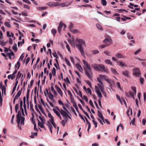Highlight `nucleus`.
<instances>
[{"label": "nucleus", "mask_w": 146, "mask_h": 146, "mask_svg": "<svg viewBox=\"0 0 146 146\" xmlns=\"http://www.w3.org/2000/svg\"><path fill=\"white\" fill-rule=\"evenodd\" d=\"M116 84L117 85V88L121 89V85L120 83L119 82H117Z\"/></svg>", "instance_id": "nucleus-61"}, {"label": "nucleus", "mask_w": 146, "mask_h": 146, "mask_svg": "<svg viewBox=\"0 0 146 146\" xmlns=\"http://www.w3.org/2000/svg\"><path fill=\"white\" fill-rule=\"evenodd\" d=\"M97 27L99 29L102 31L103 30V28L102 27L101 25L99 23H97L96 24Z\"/></svg>", "instance_id": "nucleus-23"}, {"label": "nucleus", "mask_w": 146, "mask_h": 146, "mask_svg": "<svg viewBox=\"0 0 146 146\" xmlns=\"http://www.w3.org/2000/svg\"><path fill=\"white\" fill-rule=\"evenodd\" d=\"M115 56L116 57L118 58H125L123 55L119 53H117Z\"/></svg>", "instance_id": "nucleus-11"}, {"label": "nucleus", "mask_w": 146, "mask_h": 146, "mask_svg": "<svg viewBox=\"0 0 146 146\" xmlns=\"http://www.w3.org/2000/svg\"><path fill=\"white\" fill-rule=\"evenodd\" d=\"M98 86L101 89V91L102 92L103 94H104V91L103 90L104 88V86L103 83L102 84H98Z\"/></svg>", "instance_id": "nucleus-12"}, {"label": "nucleus", "mask_w": 146, "mask_h": 146, "mask_svg": "<svg viewBox=\"0 0 146 146\" xmlns=\"http://www.w3.org/2000/svg\"><path fill=\"white\" fill-rule=\"evenodd\" d=\"M116 97L117 99L119 101L120 103L121 104H122V100L120 99L119 96L118 95H116Z\"/></svg>", "instance_id": "nucleus-53"}, {"label": "nucleus", "mask_w": 146, "mask_h": 146, "mask_svg": "<svg viewBox=\"0 0 146 146\" xmlns=\"http://www.w3.org/2000/svg\"><path fill=\"white\" fill-rule=\"evenodd\" d=\"M47 8V7H37V9L38 10L42 11L44 10H46Z\"/></svg>", "instance_id": "nucleus-18"}, {"label": "nucleus", "mask_w": 146, "mask_h": 146, "mask_svg": "<svg viewBox=\"0 0 146 146\" xmlns=\"http://www.w3.org/2000/svg\"><path fill=\"white\" fill-rule=\"evenodd\" d=\"M104 53L106 55L110 56L111 55V54L110 52L108 51H105L104 52Z\"/></svg>", "instance_id": "nucleus-44"}, {"label": "nucleus", "mask_w": 146, "mask_h": 146, "mask_svg": "<svg viewBox=\"0 0 146 146\" xmlns=\"http://www.w3.org/2000/svg\"><path fill=\"white\" fill-rule=\"evenodd\" d=\"M22 89V88L21 89V90H19L18 91V92L17 93V94L16 95V96L15 97V98H17V99L21 95V94Z\"/></svg>", "instance_id": "nucleus-15"}, {"label": "nucleus", "mask_w": 146, "mask_h": 146, "mask_svg": "<svg viewBox=\"0 0 146 146\" xmlns=\"http://www.w3.org/2000/svg\"><path fill=\"white\" fill-rule=\"evenodd\" d=\"M48 116L49 118L51 119H49L50 121L52 120H54V117L50 113H48Z\"/></svg>", "instance_id": "nucleus-27"}, {"label": "nucleus", "mask_w": 146, "mask_h": 146, "mask_svg": "<svg viewBox=\"0 0 146 146\" xmlns=\"http://www.w3.org/2000/svg\"><path fill=\"white\" fill-rule=\"evenodd\" d=\"M65 62L69 66H70L71 65V64L69 62V60L68 59H66V58L65 59Z\"/></svg>", "instance_id": "nucleus-34"}, {"label": "nucleus", "mask_w": 146, "mask_h": 146, "mask_svg": "<svg viewBox=\"0 0 146 146\" xmlns=\"http://www.w3.org/2000/svg\"><path fill=\"white\" fill-rule=\"evenodd\" d=\"M23 7L24 8H26L28 9H30V7L29 6L27 5H24Z\"/></svg>", "instance_id": "nucleus-55"}, {"label": "nucleus", "mask_w": 146, "mask_h": 146, "mask_svg": "<svg viewBox=\"0 0 146 146\" xmlns=\"http://www.w3.org/2000/svg\"><path fill=\"white\" fill-rule=\"evenodd\" d=\"M20 65V64L19 61H18L15 65V67L16 68L18 66L17 69H19Z\"/></svg>", "instance_id": "nucleus-39"}, {"label": "nucleus", "mask_w": 146, "mask_h": 146, "mask_svg": "<svg viewBox=\"0 0 146 146\" xmlns=\"http://www.w3.org/2000/svg\"><path fill=\"white\" fill-rule=\"evenodd\" d=\"M105 63H106V64H109L111 65H113L112 62L110 60H108V59L106 60H105Z\"/></svg>", "instance_id": "nucleus-24"}, {"label": "nucleus", "mask_w": 146, "mask_h": 146, "mask_svg": "<svg viewBox=\"0 0 146 146\" xmlns=\"http://www.w3.org/2000/svg\"><path fill=\"white\" fill-rule=\"evenodd\" d=\"M76 41L79 44H76L77 47L80 51L82 55L84 56L85 54L83 48L82 46H83V44L85 46L84 41L81 39L78 38L76 39Z\"/></svg>", "instance_id": "nucleus-2"}, {"label": "nucleus", "mask_w": 146, "mask_h": 146, "mask_svg": "<svg viewBox=\"0 0 146 146\" xmlns=\"http://www.w3.org/2000/svg\"><path fill=\"white\" fill-rule=\"evenodd\" d=\"M122 74L124 76L127 77H129V72L128 70H126L122 72Z\"/></svg>", "instance_id": "nucleus-16"}, {"label": "nucleus", "mask_w": 146, "mask_h": 146, "mask_svg": "<svg viewBox=\"0 0 146 146\" xmlns=\"http://www.w3.org/2000/svg\"><path fill=\"white\" fill-rule=\"evenodd\" d=\"M117 64L120 66L122 67H123L124 66H126L127 65L125 64L123 62L121 61H118L117 62Z\"/></svg>", "instance_id": "nucleus-13"}, {"label": "nucleus", "mask_w": 146, "mask_h": 146, "mask_svg": "<svg viewBox=\"0 0 146 146\" xmlns=\"http://www.w3.org/2000/svg\"><path fill=\"white\" fill-rule=\"evenodd\" d=\"M48 126V128L52 127V126L51 125V124L48 121L47 123L46 124Z\"/></svg>", "instance_id": "nucleus-59"}, {"label": "nucleus", "mask_w": 146, "mask_h": 146, "mask_svg": "<svg viewBox=\"0 0 146 146\" xmlns=\"http://www.w3.org/2000/svg\"><path fill=\"white\" fill-rule=\"evenodd\" d=\"M12 48L14 50L15 52H16L17 50V44H14Z\"/></svg>", "instance_id": "nucleus-33"}, {"label": "nucleus", "mask_w": 146, "mask_h": 146, "mask_svg": "<svg viewBox=\"0 0 146 146\" xmlns=\"http://www.w3.org/2000/svg\"><path fill=\"white\" fill-rule=\"evenodd\" d=\"M7 43V42H2L1 43V45L2 46H5Z\"/></svg>", "instance_id": "nucleus-62"}, {"label": "nucleus", "mask_w": 146, "mask_h": 146, "mask_svg": "<svg viewBox=\"0 0 146 146\" xmlns=\"http://www.w3.org/2000/svg\"><path fill=\"white\" fill-rule=\"evenodd\" d=\"M85 82L90 86V88L92 87V84L90 81L85 80Z\"/></svg>", "instance_id": "nucleus-43"}, {"label": "nucleus", "mask_w": 146, "mask_h": 146, "mask_svg": "<svg viewBox=\"0 0 146 146\" xmlns=\"http://www.w3.org/2000/svg\"><path fill=\"white\" fill-rule=\"evenodd\" d=\"M133 75L137 77H139L141 75L140 71L139 68L135 67L133 70Z\"/></svg>", "instance_id": "nucleus-4"}, {"label": "nucleus", "mask_w": 146, "mask_h": 146, "mask_svg": "<svg viewBox=\"0 0 146 146\" xmlns=\"http://www.w3.org/2000/svg\"><path fill=\"white\" fill-rule=\"evenodd\" d=\"M111 69L112 73H113L114 74L116 75L117 74V72L116 71L115 69L112 68H111Z\"/></svg>", "instance_id": "nucleus-38"}, {"label": "nucleus", "mask_w": 146, "mask_h": 146, "mask_svg": "<svg viewBox=\"0 0 146 146\" xmlns=\"http://www.w3.org/2000/svg\"><path fill=\"white\" fill-rule=\"evenodd\" d=\"M76 66L78 69L81 72H82L83 69L81 65L78 63L76 64Z\"/></svg>", "instance_id": "nucleus-9"}, {"label": "nucleus", "mask_w": 146, "mask_h": 146, "mask_svg": "<svg viewBox=\"0 0 146 146\" xmlns=\"http://www.w3.org/2000/svg\"><path fill=\"white\" fill-rule=\"evenodd\" d=\"M108 82L110 83L111 85H113L114 83L113 81L111 79L107 78L106 80Z\"/></svg>", "instance_id": "nucleus-19"}, {"label": "nucleus", "mask_w": 146, "mask_h": 146, "mask_svg": "<svg viewBox=\"0 0 146 146\" xmlns=\"http://www.w3.org/2000/svg\"><path fill=\"white\" fill-rule=\"evenodd\" d=\"M38 117L42 122H44L45 121V120L41 116H39Z\"/></svg>", "instance_id": "nucleus-49"}, {"label": "nucleus", "mask_w": 146, "mask_h": 146, "mask_svg": "<svg viewBox=\"0 0 146 146\" xmlns=\"http://www.w3.org/2000/svg\"><path fill=\"white\" fill-rule=\"evenodd\" d=\"M52 55L54 57H56V58H58V56L57 55L56 53V52H54V53H52Z\"/></svg>", "instance_id": "nucleus-57"}, {"label": "nucleus", "mask_w": 146, "mask_h": 146, "mask_svg": "<svg viewBox=\"0 0 146 146\" xmlns=\"http://www.w3.org/2000/svg\"><path fill=\"white\" fill-rule=\"evenodd\" d=\"M4 24L5 26L8 28H10L11 27V25L9 22H5L4 23Z\"/></svg>", "instance_id": "nucleus-36"}, {"label": "nucleus", "mask_w": 146, "mask_h": 146, "mask_svg": "<svg viewBox=\"0 0 146 146\" xmlns=\"http://www.w3.org/2000/svg\"><path fill=\"white\" fill-rule=\"evenodd\" d=\"M83 98L84 100H85V101H86V102H88V98L86 97V96L85 95H84L83 96Z\"/></svg>", "instance_id": "nucleus-63"}, {"label": "nucleus", "mask_w": 146, "mask_h": 146, "mask_svg": "<svg viewBox=\"0 0 146 146\" xmlns=\"http://www.w3.org/2000/svg\"><path fill=\"white\" fill-rule=\"evenodd\" d=\"M54 96H49L48 97L49 98V99L53 102H55V100L53 98Z\"/></svg>", "instance_id": "nucleus-46"}, {"label": "nucleus", "mask_w": 146, "mask_h": 146, "mask_svg": "<svg viewBox=\"0 0 146 146\" xmlns=\"http://www.w3.org/2000/svg\"><path fill=\"white\" fill-rule=\"evenodd\" d=\"M98 116L100 118H101L102 119V120L104 122V118L102 113L100 112L99 111H98Z\"/></svg>", "instance_id": "nucleus-14"}, {"label": "nucleus", "mask_w": 146, "mask_h": 146, "mask_svg": "<svg viewBox=\"0 0 146 146\" xmlns=\"http://www.w3.org/2000/svg\"><path fill=\"white\" fill-rule=\"evenodd\" d=\"M59 3L58 2H55L53 3V6L55 7L57 6H59Z\"/></svg>", "instance_id": "nucleus-60"}, {"label": "nucleus", "mask_w": 146, "mask_h": 146, "mask_svg": "<svg viewBox=\"0 0 146 146\" xmlns=\"http://www.w3.org/2000/svg\"><path fill=\"white\" fill-rule=\"evenodd\" d=\"M53 111H54V113L57 116L60 114V113L58 112L55 109L53 108Z\"/></svg>", "instance_id": "nucleus-45"}, {"label": "nucleus", "mask_w": 146, "mask_h": 146, "mask_svg": "<svg viewBox=\"0 0 146 146\" xmlns=\"http://www.w3.org/2000/svg\"><path fill=\"white\" fill-rule=\"evenodd\" d=\"M1 90H2V94H3V92H4V94H5V93H6V87H5V86L4 85H3V86L1 88Z\"/></svg>", "instance_id": "nucleus-26"}, {"label": "nucleus", "mask_w": 146, "mask_h": 146, "mask_svg": "<svg viewBox=\"0 0 146 146\" xmlns=\"http://www.w3.org/2000/svg\"><path fill=\"white\" fill-rule=\"evenodd\" d=\"M101 3L103 5H106L107 2L106 0H102L101 1Z\"/></svg>", "instance_id": "nucleus-37"}, {"label": "nucleus", "mask_w": 146, "mask_h": 146, "mask_svg": "<svg viewBox=\"0 0 146 146\" xmlns=\"http://www.w3.org/2000/svg\"><path fill=\"white\" fill-rule=\"evenodd\" d=\"M112 40L110 38H106L103 41V43L106 44V45H109L112 43Z\"/></svg>", "instance_id": "nucleus-7"}, {"label": "nucleus", "mask_w": 146, "mask_h": 146, "mask_svg": "<svg viewBox=\"0 0 146 146\" xmlns=\"http://www.w3.org/2000/svg\"><path fill=\"white\" fill-rule=\"evenodd\" d=\"M37 119L38 121V125L40 126L41 128L42 127H44V125L42 123L43 122H40L38 119Z\"/></svg>", "instance_id": "nucleus-20"}, {"label": "nucleus", "mask_w": 146, "mask_h": 146, "mask_svg": "<svg viewBox=\"0 0 146 146\" xmlns=\"http://www.w3.org/2000/svg\"><path fill=\"white\" fill-rule=\"evenodd\" d=\"M55 88L58 92L60 94L61 96H62L63 93L60 88L56 85H55Z\"/></svg>", "instance_id": "nucleus-8"}, {"label": "nucleus", "mask_w": 146, "mask_h": 146, "mask_svg": "<svg viewBox=\"0 0 146 146\" xmlns=\"http://www.w3.org/2000/svg\"><path fill=\"white\" fill-rule=\"evenodd\" d=\"M143 100L144 101H145L146 100V93L144 92L143 94Z\"/></svg>", "instance_id": "nucleus-64"}, {"label": "nucleus", "mask_w": 146, "mask_h": 146, "mask_svg": "<svg viewBox=\"0 0 146 146\" xmlns=\"http://www.w3.org/2000/svg\"><path fill=\"white\" fill-rule=\"evenodd\" d=\"M131 89L134 92L135 94H136V88L134 86H132L131 87Z\"/></svg>", "instance_id": "nucleus-48"}, {"label": "nucleus", "mask_w": 146, "mask_h": 146, "mask_svg": "<svg viewBox=\"0 0 146 146\" xmlns=\"http://www.w3.org/2000/svg\"><path fill=\"white\" fill-rule=\"evenodd\" d=\"M92 122L94 124V125H95V127H96L97 125V122L95 121L93 119L92 121Z\"/></svg>", "instance_id": "nucleus-50"}, {"label": "nucleus", "mask_w": 146, "mask_h": 146, "mask_svg": "<svg viewBox=\"0 0 146 146\" xmlns=\"http://www.w3.org/2000/svg\"><path fill=\"white\" fill-rule=\"evenodd\" d=\"M21 76V73H20V71H19L18 72L17 76L16 79L17 80L18 79H19L20 78Z\"/></svg>", "instance_id": "nucleus-31"}, {"label": "nucleus", "mask_w": 146, "mask_h": 146, "mask_svg": "<svg viewBox=\"0 0 146 146\" xmlns=\"http://www.w3.org/2000/svg\"><path fill=\"white\" fill-rule=\"evenodd\" d=\"M14 52L11 51L10 53H8L7 54V56L8 55L9 56V58L10 59H11V56H14Z\"/></svg>", "instance_id": "nucleus-22"}, {"label": "nucleus", "mask_w": 146, "mask_h": 146, "mask_svg": "<svg viewBox=\"0 0 146 146\" xmlns=\"http://www.w3.org/2000/svg\"><path fill=\"white\" fill-rule=\"evenodd\" d=\"M47 4L50 7L53 6V3L52 2H50L47 3Z\"/></svg>", "instance_id": "nucleus-58"}, {"label": "nucleus", "mask_w": 146, "mask_h": 146, "mask_svg": "<svg viewBox=\"0 0 146 146\" xmlns=\"http://www.w3.org/2000/svg\"><path fill=\"white\" fill-rule=\"evenodd\" d=\"M60 113L62 116H63L65 117L66 116V115L67 114V113L62 109H61V111H60Z\"/></svg>", "instance_id": "nucleus-17"}, {"label": "nucleus", "mask_w": 146, "mask_h": 146, "mask_svg": "<svg viewBox=\"0 0 146 146\" xmlns=\"http://www.w3.org/2000/svg\"><path fill=\"white\" fill-rule=\"evenodd\" d=\"M26 98H27V103L28 104V107H29V94H27V95H26Z\"/></svg>", "instance_id": "nucleus-35"}, {"label": "nucleus", "mask_w": 146, "mask_h": 146, "mask_svg": "<svg viewBox=\"0 0 146 146\" xmlns=\"http://www.w3.org/2000/svg\"><path fill=\"white\" fill-rule=\"evenodd\" d=\"M50 121L51 122V124L55 128H56V124L54 122V120H52V121Z\"/></svg>", "instance_id": "nucleus-51"}, {"label": "nucleus", "mask_w": 146, "mask_h": 146, "mask_svg": "<svg viewBox=\"0 0 146 146\" xmlns=\"http://www.w3.org/2000/svg\"><path fill=\"white\" fill-rule=\"evenodd\" d=\"M23 102L22 100H21L20 102V108L21 111L22 110H24V109L23 108H22V106H23Z\"/></svg>", "instance_id": "nucleus-32"}, {"label": "nucleus", "mask_w": 146, "mask_h": 146, "mask_svg": "<svg viewBox=\"0 0 146 146\" xmlns=\"http://www.w3.org/2000/svg\"><path fill=\"white\" fill-rule=\"evenodd\" d=\"M19 104H17L15 106V110L16 113L17 112L18 108H19Z\"/></svg>", "instance_id": "nucleus-40"}, {"label": "nucleus", "mask_w": 146, "mask_h": 146, "mask_svg": "<svg viewBox=\"0 0 146 146\" xmlns=\"http://www.w3.org/2000/svg\"><path fill=\"white\" fill-rule=\"evenodd\" d=\"M99 52V51L97 50H92L91 51V53L93 55L98 54Z\"/></svg>", "instance_id": "nucleus-25"}, {"label": "nucleus", "mask_w": 146, "mask_h": 146, "mask_svg": "<svg viewBox=\"0 0 146 146\" xmlns=\"http://www.w3.org/2000/svg\"><path fill=\"white\" fill-rule=\"evenodd\" d=\"M66 47L68 51H69V52H70V49L69 46L68 45V44L66 42Z\"/></svg>", "instance_id": "nucleus-54"}, {"label": "nucleus", "mask_w": 146, "mask_h": 146, "mask_svg": "<svg viewBox=\"0 0 146 146\" xmlns=\"http://www.w3.org/2000/svg\"><path fill=\"white\" fill-rule=\"evenodd\" d=\"M129 94L131 98L134 99V93L132 91H129Z\"/></svg>", "instance_id": "nucleus-30"}, {"label": "nucleus", "mask_w": 146, "mask_h": 146, "mask_svg": "<svg viewBox=\"0 0 146 146\" xmlns=\"http://www.w3.org/2000/svg\"><path fill=\"white\" fill-rule=\"evenodd\" d=\"M63 26H64V30L66 28V25L65 24H64L63 23H62V22H60L58 27V32L60 34L61 33V31L62 28V27Z\"/></svg>", "instance_id": "nucleus-6"}, {"label": "nucleus", "mask_w": 146, "mask_h": 146, "mask_svg": "<svg viewBox=\"0 0 146 146\" xmlns=\"http://www.w3.org/2000/svg\"><path fill=\"white\" fill-rule=\"evenodd\" d=\"M82 62L86 67L85 68H84L86 74L89 79L92 80L93 73L90 64L87 63L84 60H83Z\"/></svg>", "instance_id": "nucleus-1"}, {"label": "nucleus", "mask_w": 146, "mask_h": 146, "mask_svg": "<svg viewBox=\"0 0 146 146\" xmlns=\"http://www.w3.org/2000/svg\"><path fill=\"white\" fill-rule=\"evenodd\" d=\"M73 27V25L72 24V23H71L70 24V25L69 27V29L70 31H72Z\"/></svg>", "instance_id": "nucleus-42"}, {"label": "nucleus", "mask_w": 146, "mask_h": 146, "mask_svg": "<svg viewBox=\"0 0 146 146\" xmlns=\"http://www.w3.org/2000/svg\"><path fill=\"white\" fill-rule=\"evenodd\" d=\"M33 118H34V116H33V117L31 119L32 123L34 125H36V124L35 123V121H34Z\"/></svg>", "instance_id": "nucleus-52"}, {"label": "nucleus", "mask_w": 146, "mask_h": 146, "mask_svg": "<svg viewBox=\"0 0 146 146\" xmlns=\"http://www.w3.org/2000/svg\"><path fill=\"white\" fill-rule=\"evenodd\" d=\"M61 123L62 124L63 126H64L65 125V124L66 122H65V121L64 120H62L61 122Z\"/></svg>", "instance_id": "nucleus-56"}, {"label": "nucleus", "mask_w": 146, "mask_h": 146, "mask_svg": "<svg viewBox=\"0 0 146 146\" xmlns=\"http://www.w3.org/2000/svg\"><path fill=\"white\" fill-rule=\"evenodd\" d=\"M99 68L100 69L99 71L102 72H108V70L107 68H105L104 65L102 64H99Z\"/></svg>", "instance_id": "nucleus-5"}, {"label": "nucleus", "mask_w": 146, "mask_h": 146, "mask_svg": "<svg viewBox=\"0 0 146 146\" xmlns=\"http://www.w3.org/2000/svg\"><path fill=\"white\" fill-rule=\"evenodd\" d=\"M17 122L18 124V127L21 129V127L20 126V121L21 120V124L24 125V121L25 119V118L23 116H21V114L20 111L18 112L17 114Z\"/></svg>", "instance_id": "nucleus-3"}, {"label": "nucleus", "mask_w": 146, "mask_h": 146, "mask_svg": "<svg viewBox=\"0 0 146 146\" xmlns=\"http://www.w3.org/2000/svg\"><path fill=\"white\" fill-rule=\"evenodd\" d=\"M93 68L96 70L97 71H99L100 70L99 68V65L96 64H94L92 65Z\"/></svg>", "instance_id": "nucleus-10"}, {"label": "nucleus", "mask_w": 146, "mask_h": 146, "mask_svg": "<svg viewBox=\"0 0 146 146\" xmlns=\"http://www.w3.org/2000/svg\"><path fill=\"white\" fill-rule=\"evenodd\" d=\"M97 94H98V97L100 98V99H101V98L102 97V94L100 92H98Z\"/></svg>", "instance_id": "nucleus-47"}, {"label": "nucleus", "mask_w": 146, "mask_h": 146, "mask_svg": "<svg viewBox=\"0 0 146 146\" xmlns=\"http://www.w3.org/2000/svg\"><path fill=\"white\" fill-rule=\"evenodd\" d=\"M57 32L56 29H53L51 30V33L52 34L53 36H55V34Z\"/></svg>", "instance_id": "nucleus-28"}, {"label": "nucleus", "mask_w": 146, "mask_h": 146, "mask_svg": "<svg viewBox=\"0 0 146 146\" xmlns=\"http://www.w3.org/2000/svg\"><path fill=\"white\" fill-rule=\"evenodd\" d=\"M123 17H124L121 18V19L123 21H127V20H129L131 19V18L130 17H127L124 16Z\"/></svg>", "instance_id": "nucleus-21"}, {"label": "nucleus", "mask_w": 146, "mask_h": 146, "mask_svg": "<svg viewBox=\"0 0 146 146\" xmlns=\"http://www.w3.org/2000/svg\"><path fill=\"white\" fill-rule=\"evenodd\" d=\"M99 76L102 79L104 78L105 80L107 78V77L106 75L100 74L99 75Z\"/></svg>", "instance_id": "nucleus-29"}, {"label": "nucleus", "mask_w": 146, "mask_h": 146, "mask_svg": "<svg viewBox=\"0 0 146 146\" xmlns=\"http://www.w3.org/2000/svg\"><path fill=\"white\" fill-rule=\"evenodd\" d=\"M59 6H61L62 7L67 6V5L66 3H60Z\"/></svg>", "instance_id": "nucleus-41"}]
</instances>
